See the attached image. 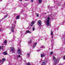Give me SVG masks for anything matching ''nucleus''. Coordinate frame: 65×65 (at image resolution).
Returning a JSON list of instances; mask_svg holds the SVG:
<instances>
[{
    "label": "nucleus",
    "instance_id": "35",
    "mask_svg": "<svg viewBox=\"0 0 65 65\" xmlns=\"http://www.w3.org/2000/svg\"><path fill=\"white\" fill-rule=\"evenodd\" d=\"M64 41L65 42V39L64 40Z\"/></svg>",
    "mask_w": 65,
    "mask_h": 65
},
{
    "label": "nucleus",
    "instance_id": "25",
    "mask_svg": "<svg viewBox=\"0 0 65 65\" xmlns=\"http://www.w3.org/2000/svg\"><path fill=\"white\" fill-rule=\"evenodd\" d=\"M28 43H31V40L29 41L28 42Z\"/></svg>",
    "mask_w": 65,
    "mask_h": 65
},
{
    "label": "nucleus",
    "instance_id": "3",
    "mask_svg": "<svg viewBox=\"0 0 65 65\" xmlns=\"http://www.w3.org/2000/svg\"><path fill=\"white\" fill-rule=\"evenodd\" d=\"M53 60L54 62V64H57V62H58V60H57V59L54 56H53Z\"/></svg>",
    "mask_w": 65,
    "mask_h": 65
},
{
    "label": "nucleus",
    "instance_id": "26",
    "mask_svg": "<svg viewBox=\"0 0 65 65\" xmlns=\"http://www.w3.org/2000/svg\"><path fill=\"white\" fill-rule=\"evenodd\" d=\"M36 15H37V17H38L39 16V14L38 13H36Z\"/></svg>",
    "mask_w": 65,
    "mask_h": 65
},
{
    "label": "nucleus",
    "instance_id": "13",
    "mask_svg": "<svg viewBox=\"0 0 65 65\" xmlns=\"http://www.w3.org/2000/svg\"><path fill=\"white\" fill-rule=\"evenodd\" d=\"M51 37L52 38H53V31H52V30H51Z\"/></svg>",
    "mask_w": 65,
    "mask_h": 65
},
{
    "label": "nucleus",
    "instance_id": "29",
    "mask_svg": "<svg viewBox=\"0 0 65 65\" xmlns=\"http://www.w3.org/2000/svg\"><path fill=\"white\" fill-rule=\"evenodd\" d=\"M27 65H31V64H30V63H27Z\"/></svg>",
    "mask_w": 65,
    "mask_h": 65
},
{
    "label": "nucleus",
    "instance_id": "27",
    "mask_svg": "<svg viewBox=\"0 0 65 65\" xmlns=\"http://www.w3.org/2000/svg\"><path fill=\"white\" fill-rule=\"evenodd\" d=\"M33 1L34 0H31V2H33Z\"/></svg>",
    "mask_w": 65,
    "mask_h": 65
},
{
    "label": "nucleus",
    "instance_id": "32",
    "mask_svg": "<svg viewBox=\"0 0 65 65\" xmlns=\"http://www.w3.org/2000/svg\"><path fill=\"white\" fill-rule=\"evenodd\" d=\"M20 0V1H21V2H22V0Z\"/></svg>",
    "mask_w": 65,
    "mask_h": 65
},
{
    "label": "nucleus",
    "instance_id": "1",
    "mask_svg": "<svg viewBox=\"0 0 65 65\" xmlns=\"http://www.w3.org/2000/svg\"><path fill=\"white\" fill-rule=\"evenodd\" d=\"M50 18L48 17L45 20V22L47 26H49L50 25Z\"/></svg>",
    "mask_w": 65,
    "mask_h": 65
},
{
    "label": "nucleus",
    "instance_id": "17",
    "mask_svg": "<svg viewBox=\"0 0 65 65\" xmlns=\"http://www.w3.org/2000/svg\"><path fill=\"white\" fill-rule=\"evenodd\" d=\"M41 57L42 58V57H43L44 56V54H41Z\"/></svg>",
    "mask_w": 65,
    "mask_h": 65
},
{
    "label": "nucleus",
    "instance_id": "2",
    "mask_svg": "<svg viewBox=\"0 0 65 65\" xmlns=\"http://www.w3.org/2000/svg\"><path fill=\"white\" fill-rule=\"evenodd\" d=\"M15 23L13 24L12 25V27L11 28V32H14V29L15 28V25L16 24V21H15Z\"/></svg>",
    "mask_w": 65,
    "mask_h": 65
},
{
    "label": "nucleus",
    "instance_id": "16",
    "mask_svg": "<svg viewBox=\"0 0 65 65\" xmlns=\"http://www.w3.org/2000/svg\"><path fill=\"white\" fill-rule=\"evenodd\" d=\"M34 24V21H33L31 23V26H33V24Z\"/></svg>",
    "mask_w": 65,
    "mask_h": 65
},
{
    "label": "nucleus",
    "instance_id": "23",
    "mask_svg": "<svg viewBox=\"0 0 65 65\" xmlns=\"http://www.w3.org/2000/svg\"><path fill=\"white\" fill-rule=\"evenodd\" d=\"M27 56L28 57H30V54L29 53L27 54Z\"/></svg>",
    "mask_w": 65,
    "mask_h": 65
},
{
    "label": "nucleus",
    "instance_id": "14",
    "mask_svg": "<svg viewBox=\"0 0 65 65\" xmlns=\"http://www.w3.org/2000/svg\"><path fill=\"white\" fill-rule=\"evenodd\" d=\"M40 48H45V47H44V45H42L40 46Z\"/></svg>",
    "mask_w": 65,
    "mask_h": 65
},
{
    "label": "nucleus",
    "instance_id": "28",
    "mask_svg": "<svg viewBox=\"0 0 65 65\" xmlns=\"http://www.w3.org/2000/svg\"><path fill=\"white\" fill-rule=\"evenodd\" d=\"M63 60H65V57H64L63 58Z\"/></svg>",
    "mask_w": 65,
    "mask_h": 65
},
{
    "label": "nucleus",
    "instance_id": "30",
    "mask_svg": "<svg viewBox=\"0 0 65 65\" xmlns=\"http://www.w3.org/2000/svg\"><path fill=\"white\" fill-rule=\"evenodd\" d=\"M58 5H59V6H60V4H59V3H58Z\"/></svg>",
    "mask_w": 65,
    "mask_h": 65
},
{
    "label": "nucleus",
    "instance_id": "24",
    "mask_svg": "<svg viewBox=\"0 0 65 65\" xmlns=\"http://www.w3.org/2000/svg\"><path fill=\"white\" fill-rule=\"evenodd\" d=\"M53 51H52L51 53H50V54L51 55H52L53 54Z\"/></svg>",
    "mask_w": 65,
    "mask_h": 65
},
{
    "label": "nucleus",
    "instance_id": "10",
    "mask_svg": "<svg viewBox=\"0 0 65 65\" xmlns=\"http://www.w3.org/2000/svg\"><path fill=\"white\" fill-rule=\"evenodd\" d=\"M27 33H31V32L29 30H27L25 34H27Z\"/></svg>",
    "mask_w": 65,
    "mask_h": 65
},
{
    "label": "nucleus",
    "instance_id": "33",
    "mask_svg": "<svg viewBox=\"0 0 65 65\" xmlns=\"http://www.w3.org/2000/svg\"><path fill=\"white\" fill-rule=\"evenodd\" d=\"M1 47L0 46V50H1Z\"/></svg>",
    "mask_w": 65,
    "mask_h": 65
},
{
    "label": "nucleus",
    "instance_id": "31",
    "mask_svg": "<svg viewBox=\"0 0 65 65\" xmlns=\"http://www.w3.org/2000/svg\"><path fill=\"white\" fill-rule=\"evenodd\" d=\"M2 30V28H1L0 29V31H1V30Z\"/></svg>",
    "mask_w": 65,
    "mask_h": 65
},
{
    "label": "nucleus",
    "instance_id": "21",
    "mask_svg": "<svg viewBox=\"0 0 65 65\" xmlns=\"http://www.w3.org/2000/svg\"><path fill=\"white\" fill-rule=\"evenodd\" d=\"M8 16V14H7L6 15H5L4 16V18H6V17H7Z\"/></svg>",
    "mask_w": 65,
    "mask_h": 65
},
{
    "label": "nucleus",
    "instance_id": "20",
    "mask_svg": "<svg viewBox=\"0 0 65 65\" xmlns=\"http://www.w3.org/2000/svg\"><path fill=\"white\" fill-rule=\"evenodd\" d=\"M39 3H41L42 2V0H39Z\"/></svg>",
    "mask_w": 65,
    "mask_h": 65
},
{
    "label": "nucleus",
    "instance_id": "9",
    "mask_svg": "<svg viewBox=\"0 0 65 65\" xmlns=\"http://www.w3.org/2000/svg\"><path fill=\"white\" fill-rule=\"evenodd\" d=\"M18 54H20L21 55V50L20 49H19L18 50Z\"/></svg>",
    "mask_w": 65,
    "mask_h": 65
},
{
    "label": "nucleus",
    "instance_id": "6",
    "mask_svg": "<svg viewBox=\"0 0 65 65\" xmlns=\"http://www.w3.org/2000/svg\"><path fill=\"white\" fill-rule=\"evenodd\" d=\"M38 25L39 26H41V21H40V20L39 21H38Z\"/></svg>",
    "mask_w": 65,
    "mask_h": 65
},
{
    "label": "nucleus",
    "instance_id": "34",
    "mask_svg": "<svg viewBox=\"0 0 65 65\" xmlns=\"http://www.w3.org/2000/svg\"><path fill=\"white\" fill-rule=\"evenodd\" d=\"M60 65H63V64H62L61 63H60Z\"/></svg>",
    "mask_w": 65,
    "mask_h": 65
},
{
    "label": "nucleus",
    "instance_id": "19",
    "mask_svg": "<svg viewBox=\"0 0 65 65\" xmlns=\"http://www.w3.org/2000/svg\"><path fill=\"white\" fill-rule=\"evenodd\" d=\"M33 31H34L35 30V26H34L32 28Z\"/></svg>",
    "mask_w": 65,
    "mask_h": 65
},
{
    "label": "nucleus",
    "instance_id": "11",
    "mask_svg": "<svg viewBox=\"0 0 65 65\" xmlns=\"http://www.w3.org/2000/svg\"><path fill=\"white\" fill-rule=\"evenodd\" d=\"M3 54L4 55H7V51H5V52H3Z\"/></svg>",
    "mask_w": 65,
    "mask_h": 65
},
{
    "label": "nucleus",
    "instance_id": "4",
    "mask_svg": "<svg viewBox=\"0 0 65 65\" xmlns=\"http://www.w3.org/2000/svg\"><path fill=\"white\" fill-rule=\"evenodd\" d=\"M11 51L12 52V53H14L15 52V49L13 47H10Z\"/></svg>",
    "mask_w": 65,
    "mask_h": 65
},
{
    "label": "nucleus",
    "instance_id": "12",
    "mask_svg": "<svg viewBox=\"0 0 65 65\" xmlns=\"http://www.w3.org/2000/svg\"><path fill=\"white\" fill-rule=\"evenodd\" d=\"M47 63V61H45L44 62H43L42 63V65H44L46 64V63Z\"/></svg>",
    "mask_w": 65,
    "mask_h": 65
},
{
    "label": "nucleus",
    "instance_id": "5",
    "mask_svg": "<svg viewBox=\"0 0 65 65\" xmlns=\"http://www.w3.org/2000/svg\"><path fill=\"white\" fill-rule=\"evenodd\" d=\"M5 61V59L4 58H3L1 60V61H0V63H1V64H3V62H4Z\"/></svg>",
    "mask_w": 65,
    "mask_h": 65
},
{
    "label": "nucleus",
    "instance_id": "15",
    "mask_svg": "<svg viewBox=\"0 0 65 65\" xmlns=\"http://www.w3.org/2000/svg\"><path fill=\"white\" fill-rule=\"evenodd\" d=\"M20 19V16L18 15L16 17V19L17 20H19V19Z\"/></svg>",
    "mask_w": 65,
    "mask_h": 65
},
{
    "label": "nucleus",
    "instance_id": "38",
    "mask_svg": "<svg viewBox=\"0 0 65 65\" xmlns=\"http://www.w3.org/2000/svg\"><path fill=\"white\" fill-rule=\"evenodd\" d=\"M10 34V33L9 34Z\"/></svg>",
    "mask_w": 65,
    "mask_h": 65
},
{
    "label": "nucleus",
    "instance_id": "36",
    "mask_svg": "<svg viewBox=\"0 0 65 65\" xmlns=\"http://www.w3.org/2000/svg\"><path fill=\"white\" fill-rule=\"evenodd\" d=\"M40 51V50H39L38 51L39 52V51Z\"/></svg>",
    "mask_w": 65,
    "mask_h": 65
},
{
    "label": "nucleus",
    "instance_id": "37",
    "mask_svg": "<svg viewBox=\"0 0 65 65\" xmlns=\"http://www.w3.org/2000/svg\"><path fill=\"white\" fill-rule=\"evenodd\" d=\"M1 21H0V22H1Z\"/></svg>",
    "mask_w": 65,
    "mask_h": 65
},
{
    "label": "nucleus",
    "instance_id": "22",
    "mask_svg": "<svg viewBox=\"0 0 65 65\" xmlns=\"http://www.w3.org/2000/svg\"><path fill=\"white\" fill-rule=\"evenodd\" d=\"M7 43V41L6 40H5L4 41V43L6 44Z\"/></svg>",
    "mask_w": 65,
    "mask_h": 65
},
{
    "label": "nucleus",
    "instance_id": "18",
    "mask_svg": "<svg viewBox=\"0 0 65 65\" xmlns=\"http://www.w3.org/2000/svg\"><path fill=\"white\" fill-rule=\"evenodd\" d=\"M51 42H52V43H53V42H54V39H53V38H52V39H51Z\"/></svg>",
    "mask_w": 65,
    "mask_h": 65
},
{
    "label": "nucleus",
    "instance_id": "8",
    "mask_svg": "<svg viewBox=\"0 0 65 65\" xmlns=\"http://www.w3.org/2000/svg\"><path fill=\"white\" fill-rule=\"evenodd\" d=\"M36 44H37V42H36L33 44V48H34L36 46Z\"/></svg>",
    "mask_w": 65,
    "mask_h": 65
},
{
    "label": "nucleus",
    "instance_id": "7",
    "mask_svg": "<svg viewBox=\"0 0 65 65\" xmlns=\"http://www.w3.org/2000/svg\"><path fill=\"white\" fill-rule=\"evenodd\" d=\"M20 57L21 56L20 55H16L15 56V58H16V59H18V58L19 57Z\"/></svg>",
    "mask_w": 65,
    "mask_h": 65
}]
</instances>
